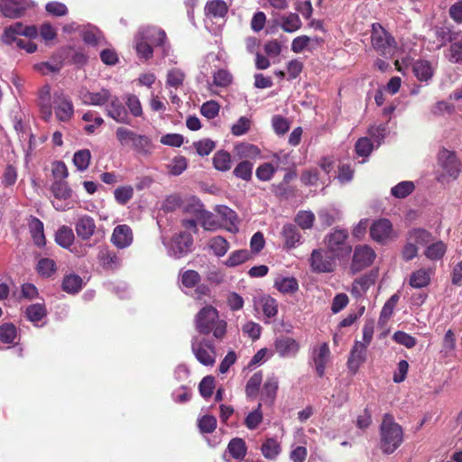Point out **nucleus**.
Segmentation results:
<instances>
[{
    "instance_id": "nucleus-16",
    "label": "nucleus",
    "mask_w": 462,
    "mask_h": 462,
    "mask_svg": "<svg viewBox=\"0 0 462 462\" xmlns=\"http://www.w3.org/2000/svg\"><path fill=\"white\" fill-rule=\"evenodd\" d=\"M367 347L361 341H356L347 359V368L352 374H356L360 366L365 362Z\"/></svg>"
},
{
    "instance_id": "nucleus-49",
    "label": "nucleus",
    "mask_w": 462,
    "mask_h": 462,
    "mask_svg": "<svg viewBox=\"0 0 462 462\" xmlns=\"http://www.w3.org/2000/svg\"><path fill=\"white\" fill-rule=\"evenodd\" d=\"M413 72L420 81H428L431 79L433 71L429 61L418 60L413 65Z\"/></svg>"
},
{
    "instance_id": "nucleus-31",
    "label": "nucleus",
    "mask_w": 462,
    "mask_h": 462,
    "mask_svg": "<svg viewBox=\"0 0 462 462\" xmlns=\"http://www.w3.org/2000/svg\"><path fill=\"white\" fill-rule=\"evenodd\" d=\"M19 30H21L20 22H16L5 27L0 38L1 42L8 46L15 44V47L17 48V42L23 40L19 38V36H22Z\"/></svg>"
},
{
    "instance_id": "nucleus-12",
    "label": "nucleus",
    "mask_w": 462,
    "mask_h": 462,
    "mask_svg": "<svg viewBox=\"0 0 462 462\" xmlns=\"http://www.w3.org/2000/svg\"><path fill=\"white\" fill-rule=\"evenodd\" d=\"M376 254L372 247L366 245L356 246L351 263V270L354 273L360 272L371 265Z\"/></svg>"
},
{
    "instance_id": "nucleus-27",
    "label": "nucleus",
    "mask_w": 462,
    "mask_h": 462,
    "mask_svg": "<svg viewBox=\"0 0 462 462\" xmlns=\"http://www.w3.org/2000/svg\"><path fill=\"white\" fill-rule=\"evenodd\" d=\"M222 220L225 222V226L230 233L236 234L239 231L238 217L236 213L225 205H219L216 208Z\"/></svg>"
},
{
    "instance_id": "nucleus-26",
    "label": "nucleus",
    "mask_w": 462,
    "mask_h": 462,
    "mask_svg": "<svg viewBox=\"0 0 462 462\" xmlns=\"http://www.w3.org/2000/svg\"><path fill=\"white\" fill-rule=\"evenodd\" d=\"M97 260L100 265L106 270H116L121 265V259L117 254L107 248L102 247L97 254Z\"/></svg>"
},
{
    "instance_id": "nucleus-6",
    "label": "nucleus",
    "mask_w": 462,
    "mask_h": 462,
    "mask_svg": "<svg viewBox=\"0 0 462 462\" xmlns=\"http://www.w3.org/2000/svg\"><path fill=\"white\" fill-rule=\"evenodd\" d=\"M167 254L174 259H180L192 251L193 237L190 233L180 232L175 234L169 242L163 240Z\"/></svg>"
},
{
    "instance_id": "nucleus-7",
    "label": "nucleus",
    "mask_w": 462,
    "mask_h": 462,
    "mask_svg": "<svg viewBox=\"0 0 462 462\" xmlns=\"http://www.w3.org/2000/svg\"><path fill=\"white\" fill-rule=\"evenodd\" d=\"M191 351L201 365L205 366L214 365L216 362V347L211 340L194 336L191 339Z\"/></svg>"
},
{
    "instance_id": "nucleus-15",
    "label": "nucleus",
    "mask_w": 462,
    "mask_h": 462,
    "mask_svg": "<svg viewBox=\"0 0 462 462\" xmlns=\"http://www.w3.org/2000/svg\"><path fill=\"white\" fill-rule=\"evenodd\" d=\"M54 111L56 118L60 122H68L74 115V106L70 98L63 93L56 92L53 97Z\"/></svg>"
},
{
    "instance_id": "nucleus-4",
    "label": "nucleus",
    "mask_w": 462,
    "mask_h": 462,
    "mask_svg": "<svg viewBox=\"0 0 462 462\" xmlns=\"http://www.w3.org/2000/svg\"><path fill=\"white\" fill-rule=\"evenodd\" d=\"M371 43L373 49L384 58L393 57L397 49L394 38L378 23L372 24Z\"/></svg>"
},
{
    "instance_id": "nucleus-14",
    "label": "nucleus",
    "mask_w": 462,
    "mask_h": 462,
    "mask_svg": "<svg viewBox=\"0 0 462 462\" xmlns=\"http://www.w3.org/2000/svg\"><path fill=\"white\" fill-rule=\"evenodd\" d=\"M370 235L373 240L386 244L393 238V225L386 218L375 220L370 226Z\"/></svg>"
},
{
    "instance_id": "nucleus-46",
    "label": "nucleus",
    "mask_w": 462,
    "mask_h": 462,
    "mask_svg": "<svg viewBox=\"0 0 462 462\" xmlns=\"http://www.w3.org/2000/svg\"><path fill=\"white\" fill-rule=\"evenodd\" d=\"M51 191L57 199L66 200L72 195V190L65 180H55L51 187Z\"/></svg>"
},
{
    "instance_id": "nucleus-8",
    "label": "nucleus",
    "mask_w": 462,
    "mask_h": 462,
    "mask_svg": "<svg viewBox=\"0 0 462 462\" xmlns=\"http://www.w3.org/2000/svg\"><path fill=\"white\" fill-rule=\"evenodd\" d=\"M336 258L325 249H314L309 258L311 272L317 274L333 273L337 266Z\"/></svg>"
},
{
    "instance_id": "nucleus-2",
    "label": "nucleus",
    "mask_w": 462,
    "mask_h": 462,
    "mask_svg": "<svg viewBox=\"0 0 462 462\" xmlns=\"http://www.w3.org/2000/svg\"><path fill=\"white\" fill-rule=\"evenodd\" d=\"M196 329L203 335L212 333L216 339L221 340L226 334L227 323L219 318V313L213 306L203 307L195 317Z\"/></svg>"
},
{
    "instance_id": "nucleus-43",
    "label": "nucleus",
    "mask_w": 462,
    "mask_h": 462,
    "mask_svg": "<svg viewBox=\"0 0 462 462\" xmlns=\"http://www.w3.org/2000/svg\"><path fill=\"white\" fill-rule=\"evenodd\" d=\"M213 165L216 170L219 171H227L231 169L232 160L228 152L220 150L217 151L213 158Z\"/></svg>"
},
{
    "instance_id": "nucleus-35",
    "label": "nucleus",
    "mask_w": 462,
    "mask_h": 462,
    "mask_svg": "<svg viewBox=\"0 0 462 462\" xmlns=\"http://www.w3.org/2000/svg\"><path fill=\"white\" fill-rule=\"evenodd\" d=\"M83 42L91 46L99 45L103 40V34L99 29L95 26L88 25L80 31Z\"/></svg>"
},
{
    "instance_id": "nucleus-21",
    "label": "nucleus",
    "mask_w": 462,
    "mask_h": 462,
    "mask_svg": "<svg viewBox=\"0 0 462 462\" xmlns=\"http://www.w3.org/2000/svg\"><path fill=\"white\" fill-rule=\"evenodd\" d=\"M274 349L280 357L289 358L295 356L300 349L299 343L291 337H281L274 342Z\"/></svg>"
},
{
    "instance_id": "nucleus-33",
    "label": "nucleus",
    "mask_w": 462,
    "mask_h": 462,
    "mask_svg": "<svg viewBox=\"0 0 462 462\" xmlns=\"http://www.w3.org/2000/svg\"><path fill=\"white\" fill-rule=\"evenodd\" d=\"M278 23L284 32L291 33L298 31L302 24L300 16L295 13L281 15Z\"/></svg>"
},
{
    "instance_id": "nucleus-42",
    "label": "nucleus",
    "mask_w": 462,
    "mask_h": 462,
    "mask_svg": "<svg viewBox=\"0 0 462 462\" xmlns=\"http://www.w3.org/2000/svg\"><path fill=\"white\" fill-rule=\"evenodd\" d=\"M83 285L82 278L78 274H69L63 278L62 290L68 293H78Z\"/></svg>"
},
{
    "instance_id": "nucleus-58",
    "label": "nucleus",
    "mask_w": 462,
    "mask_h": 462,
    "mask_svg": "<svg viewBox=\"0 0 462 462\" xmlns=\"http://www.w3.org/2000/svg\"><path fill=\"white\" fill-rule=\"evenodd\" d=\"M180 279L182 286L193 288L200 282V275L194 270L180 271Z\"/></svg>"
},
{
    "instance_id": "nucleus-61",
    "label": "nucleus",
    "mask_w": 462,
    "mask_h": 462,
    "mask_svg": "<svg viewBox=\"0 0 462 462\" xmlns=\"http://www.w3.org/2000/svg\"><path fill=\"white\" fill-rule=\"evenodd\" d=\"M262 403H258L255 410L249 412L245 420V424L249 430H255L263 421Z\"/></svg>"
},
{
    "instance_id": "nucleus-32",
    "label": "nucleus",
    "mask_w": 462,
    "mask_h": 462,
    "mask_svg": "<svg viewBox=\"0 0 462 462\" xmlns=\"http://www.w3.org/2000/svg\"><path fill=\"white\" fill-rule=\"evenodd\" d=\"M446 59L454 64H462V32L457 36L445 52Z\"/></svg>"
},
{
    "instance_id": "nucleus-48",
    "label": "nucleus",
    "mask_w": 462,
    "mask_h": 462,
    "mask_svg": "<svg viewBox=\"0 0 462 462\" xmlns=\"http://www.w3.org/2000/svg\"><path fill=\"white\" fill-rule=\"evenodd\" d=\"M261 451L267 459H275L281 452L280 443L273 439H267L262 445Z\"/></svg>"
},
{
    "instance_id": "nucleus-3",
    "label": "nucleus",
    "mask_w": 462,
    "mask_h": 462,
    "mask_svg": "<svg viewBox=\"0 0 462 462\" xmlns=\"http://www.w3.org/2000/svg\"><path fill=\"white\" fill-rule=\"evenodd\" d=\"M116 138L121 147L130 148L140 154H150L153 148L152 139L148 135L139 134L124 126L116 130Z\"/></svg>"
},
{
    "instance_id": "nucleus-9",
    "label": "nucleus",
    "mask_w": 462,
    "mask_h": 462,
    "mask_svg": "<svg viewBox=\"0 0 462 462\" xmlns=\"http://www.w3.org/2000/svg\"><path fill=\"white\" fill-rule=\"evenodd\" d=\"M348 234L343 229H335L326 237L328 251L337 258L347 256L352 247L347 242Z\"/></svg>"
},
{
    "instance_id": "nucleus-64",
    "label": "nucleus",
    "mask_w": 462,
    "mask_h": 462,
    "mask_svg": "<svg viewBox=\"0 0 462 462\" xmlns=\"http://www.w3.org/2000/svg\"><path fill=\"white\" fill-rule=\"evenodd\" d=\"M355 150L358 156L368 157L374 150V144L368 137H361L356 141Z\"/></svg>"
},
{
    "instance_id": "nucleus-25",
    "label": "nucleus",
    "mask_w": 462,
    "mask_h": 462,
    "mask_svg": "<svg viewBox=\"0 0 462 462\" xmlns=\"http://www.w3.org/2000/svg\"><path fill=\"white\" fill-rule=\"evenodd\" d=\"M279 387V380L276 376H269L263 383L260 393L261 401L269 406H272L275 401Z\"/></svg>"
},
{
    "instance_id": "nucleus-51",
    "label": "nucleus",
    "mask_w": 462,
    "mask_h": 462,
    "mask_svg": "<svg viewBox=\"0 0 462 462\" xmlns=\"http://www.w3.org/2000/svg\"><path fill=\"white\" fill-rule=\"evenodd\" d=\"M134 43L137 55L141 59H144L147 60L152 57V45L145 40H142L139 34H136L134 38Z\"/></svg>"
},
{
    "instance_id": "nucleus-28",
    "label": "nucleus",
    "mask_w": 462,
    "mask_h": 462,
    "mask_svg": "<svg viewBox=\"0 0 462 462\" xmlns=\"http://www.w3.org/2000/svg\"><path fill=\"white\" fill-rule=\"evenodd\" d=\"M375 275L373 273L363 275L362 277L356 279L352 284L351 294L358 299L362 298L368 289L374 283Z\"/></svg>"
},
{
    "instance_id": "nucleus-56",
    "label": "nucleus",
    "mask_w": 462,
    "mask_h": 462,
    "mask_svg": "<svg viewBox=\"0 0 462 462\" xmlns=\"http://www.w3.org/2000/svg\"><path fill=\"white\" fill-rule=\"evenodd\" d=\"M125 105L127 106L128 114H131L134 117H141L143 114L142 104L137 96L134 94H128L125 96Z\"/></svg>"
},
{
    "instance_id": "nucleus-24",
    "label": "nucleus",
    "mask_w": 462,
    "mask_h": 462,
    "mask_svg": "<svg viewBox=\"0 0 462 462\" xmlns=\"http://www.w3.org/2000/svg\"><path fill=\"white\" fill-rule=\"evenodd\" d=\"M95 230V220L88 215L79 217L75 224L77 236L84 241L88 240L94 235Z\"/></svg>"
},
{
    "instance_id": "nucleus-57",
    "label": "nucleus",
    "mask_w": 462,
    "mask_h": 462,
    "mask_svg": "<svg viewBox=\"0 0 462 462\" xmlns=\"http://www.w3.org/2000/svg\"><path fill=\"white\" fill-rule=\"evenodd\" d=\"M197 219L200 222L205 230L215 231L220 226L214 214L205 209Z\"/></svg>"
},
{
    "instance_id": "nucleus-45",
    "label": "nucleus",
    "mask_w": 462,
    "mask_h": 462,
    "mask_svg": "<svg viewBox=\"0 0 462 462\" xmlns=\"http://www.w3.org/2000/svg\"><path fill=\"white\" fill-rule=\"evenodd\" d=\"M254 163L248 160L239 162L234 169L233 174L245 181H250L253 177Z\"/></svg>"
},
{
    "instance_id": "nucleus-5",
    "label": "nucleus",
    "mask_w": 462,
    "mask_h": 462,
    "mask_svg": "<svg viewBox=\"0 0 462 462\" xmlns=\"http://www.w3.org/2000/svg\"><path fill=\"white\" fill-rule=\"evenodd\" d=\"M438 163L442 171L437 178L438 181L455 180L458 178L462 164L454 152L441 149L438 154Z\"/></svg>"
},
{
    "instance_id": "nucleus-40",
    "label": "nucleus",
    "mask_w": 462,
    "mask_h": 462,
    "mask_svg": "<svg viewBox=\"0 0 462 462\" xmlns=\"http://www.w3.org/2000/svg\"><path fill=\"white\" fill-rule=\"evenodd\" d=\"M235 150L236 155L240 159L245 160H254L261 153L260 149L256 145L247 143H242L236 145Z\"/></svg>"
},
{
    "instance_id": "nucleus-17",
    "label": "nucleus",
    "mask_w": 462,
    "mask_h": 462,
    "mask_svg": "<svg viewBox=\"0 0 462 462\" xmlns=\"http://www.w3.org/2000/svg\"><path fill=\"white\" fill-rule=\"evenodd\" d=\"M111 92L107 88H101L97 92H91L87 88H81L79 98L84 105L103 106L108 102Z\"/></svg>"
},
{
    "instance_id": "nucleus-47",
    "label": "nucleus",
    "mask_w": 462,
    "mask_h": 462,
    "mask_svg": "<svg viewBox=\"0 0 462 462\" xmlns=\"http://www.w3.org/2000/svg\"><path fill=\"white\" fill-rule=\"evenodd\" d=\"M227 449L230 455L237 460H242L246 455L245 442L240 438L232 439L227 446Z\"/></svg>"
},
{
    "instance_id": "nucleus-23",
    "label": "nucleus",
    "mask_w": 462,
    "mask_h": 462,
    "mask_svg": "<svg viewBox=\"0 0 462 462\" xmlns=\"http://www.w3.org/2000/svg\"><path fill=\"white\" fill-rule=\"evenodd\" d=\"M435 274V268L422 267L410 275L409 284L415 289H421L427 287L431 281V277Z\"/></svg>"
},
{
    "instance_id": "nucleus-54",
    "label": "nucleus",
    "mask_w": 462,
    "mask_h": 462,
    "mask_svg": "<svg viewBox=\"0 0 462 462\" xmlns=\"http://www.w3.org/2000/svg\"><path fill=\"white\" fill-rule=\"evenodd\" d=\"M209 247L217 257L224 256L229 249V243L223 236H215L209 241Z\"/></svg>"
},
{
    "instance_id": "nucleus-18",
    "label": "nucleus",
    "mask_w": 462,
    "mask_h": 462,
    "mask_svg": "<svg viewBox=\"0 0 462 462\" xmlns=\"http://www.w3.org/2000/svg\"><path fill=\"white\" fill-rule=\"evenodd\" d=\"M37 106L39 107L42 118L45 122H49L52 117L53 109L51 87L49 85H44L39 89Z\"/></svg>"
},
{
    "instance_id": "nucleus-50",
    "label": "nucleus",
    "mask_w": 462,
    "mask_h": 462,
    "mask_svg": "<svg viewBox=\"0 0 462 462\" xmlns=\"http://www.w3.org/2000/svg\"><path fill=\"white\" fill-rule=\"evenodd\" d=\"M262 381V372H256L249 378L245 385V394L248 398H254L257 396Z\"/></svg>"
},
{
    "instance_id": "nucleus-39",
    "label": "nucleus",
    "mask_w": 462,
    "mask_h": 462,
    "mask_svg": "<svg viewBox=\"0 0 462 462\" xmlns=\"http://www.w3.org/2000/svg\"><path fill=\"white\" fill-rule=\"evenodd\" d=\"M447 252V245L442 241L430 243L424 251L425 256L431 261H438L443 258Z\"/></svg>"
},
{
    "instance_id": "nucleus-10",
    "label": "nucleus",
    "mask_w": 462,
    "mask_h": 462,
    "mask_svg": "<svg viewBox=\"0 0 462 462\" xmlns=\"http://www.w3.org/2000/svg\"><path fill=\"white\" fill-rule=\"evenodd\" d=\"M142 40H145L155 47H161L162 55L167 56L171 51V46L167 42V36L163 30L147 26L139 30L138 33Z\"/></svg>"
},
{
    "instance_id": "nucleus-41",
    "label": "nucleus",
    "mask_w": 462,
    "mask_h": 462,
    "mask_svg": "<svg viewBox=\"0 0 462 462\" xmlns=\"http://www.w3.org/2000/svg\"><path fill=\"white\" fill-rule=\"evenodd\" d=\"M75 236L68 226H60L55 234V242L63 248H69L74 242Z\"/></svg>"
},
{
    "instance_id": "nucleus-29",
    "label": "nucleus",
    "mask_w": 462,
    "mask_h": 462,
    "mask_svg": "<svg viewBox=\"0 0 462 462\" xmlns=\"http://www.w3.org/2000/svg\"><path fill=\"white\" fill-rule=\"evenodd\" d=\"M28 226L33 243L39 247L44 246L46 239L44 236L43 223L39 218L32 217Z\"/></svg>"
},
{
    "instance_id": "nucleus-36",
    "label": "nucleus",
    "mask_w": 462,
    "mask_h": 462,
    "mask_svg": "<svg viewBox=\"0 0 462 462\" xmlns=\"http://www.w3.org/2000/svg\"><path fill=\"white\" fill-rule=\"evenodd\" d=\"M461 31L454 32L448 26H439L434 29V34L437 40L439 42L438 49L445 46L448 42H452L456 40L457 36H459Z\"/></svg>"
},
{
    "instance_id": "nucleus-59",
    "label": "nucleus",
    "mask_w": 462,
    "mask_h": 462,
    "mask_svg": "<svg viewBox=\"0 0 462 462\" xmlns=\"http://www.w3.org/2000/svg\"><path fill=\"white\" fill-rule=\"evenodd\" d=\"M250 258V253L245 250H236L231 253L228 258L226 260L225 264L227 267H235L244 263Z\"/></svg>"
},
{
    "instance_id": "nucleus-55",
    "label": "nucleus",
    "mask_w": 462,
    "mask_h": 462,
    "mask_svg": "<svg viewBox=\"0 0 462 462\" xmlns=\"http://www.w3.org/2000/svg\"><path fill=\"white\" fill-rule=\"evenodd\" d=\"M232 81L233 76L227 69H220L213 73L212 86L226 88L231 85Z\"/></svg>"
},
{
    "instance_id": "nucleus-53",
    "label": "nucleus",
    "mask_w": 462,
    "mask_h": 462,
    "mask_svg": "<svg viewBox=\"0 0 462 462\" xmlns=\"http://www.w3.org/2000/svg\"><path fill=\"white\" fill-rule=\"evenodd\" d=\"M17 337V329L12 323L0 326V341L4 344H13Z\"/></svg>"
},
{
    "instance_id": "nucleus-38",
    "label": "nucleus",
    "mask_w": 462,
    "mask_h": 462,
    "mask_svg": "<svg viewBox=\"0 0 462 462\" xmlns=\"http://www.w3.org/2000/svg\"><path fill=\"white\" fill-rule=\"evenodd\" d=\"M255 304L262 307L263 312L267 318H273L278 313V303L275 299L269 295L260 296L255 300Z\"/></svg>"
},
{
    "instance_id": "nucleus-11",
    "label": "nucleus",
    "mask_w": 462,
    "mask_h": 462,
    "mask_svg": "<svg viewBox=\"0 0 462 462\" xmlns=\"http://www.w3.org/2000/svg\"><path fill=\"white\" fill-rule=\"evenodd\" d=\"M105 114L118 124L131 125L128 111L117 96L110 95V98L105 106Z\"/></svg>"
},
{
    "instance_id": "nucleus-1",
    "label": "nucleus",
    "mask_w": 462,
    "mask_h": 462,
    "mask_svg": "<svg viewBox=\"0 0 462 462\" xmlns=\"http://www.w3.org/2000/svg\"><path fill=\"white\" fill-rule=\"evenodd\" d=\"M404 433L402 427L394 417L385 413L379 426V448L384 455L394 453L402 444Z\"/></svg>"
},
{
    "instance_id": "nucleus-60",
    "label": "nucleus",
    "mask_w": 462,
    "mask_h": 462,
    "mask_svg": "<svg viewBox=\"0 0 462 462\" xmlns=\"http://www.w3.org/2000/svg\"><path fill=\"white\" fill-rule=\"evenodd\" d=\"M90 159V152L88 149H83L75 152L73 156V162L79 171H84L88 169Z\"/></svg>"
},
{
    "instance_id": "nucleus-34",
    "label": "nucleus",
    "mask_w": 462,
    "mask_h": 462,
    "mask_svg": "<svg viewBox=\"0 0 462 462\" xmlns=\"http://www.w3.org/2000/svg\"><path fill=\"white\" fill-rule=\"evenodd\" d=\"M274 288L283 294L293 293L299 290V283L294 277L278 276L274 280Z\"/></svg>"
},
{
    "instance_id": "nucleus-19",
    "label": "nucleus",
    "mask_w": 462,
    "mask_h": 462,
    "mask_svg": "<svg viewBox=\"0 0 462 462\" xmlns=\"http://www.w3.org/2000/svg\"><path fill=\"white\" fill-rule=\"evenodd\" d=\"M330 356V349L328 343L324 342L318 346L313 347L311 359L315 365V370L319 377L324 376L326 365Z\"/></svg>"
},
{
    "instance_id": "nucleus-30",
    "label": "nucleus",
    "mask_w": 462,
    "mask_h": 462,
    "mask_svg": "<svg viewBox=\"0 0 462 462\" xmlns=\"http://www.w3.org/2000/svg\"><path fill=\"white\" fill-rule=\"evenodd\" d=\"M228 7L224 0H209L205 6V14L210 18H223Z\"/></svg>"
},
{
    "instance_id": "nucleus-62",
    "label": "nucleus",
    "mask_w": 462,
    "mask_h": 462,
    "mask_svg": "<svg viewBox=\"0 0 462 462\" xmlns=\"http://www.w3.org/2000/svg\"><path fill=\"white\" fill-rule=\"evenodd\" d=\"M185 79V74L180 69L174 68L168 71L166 85L171 88H178L182 86Z\"/></svg>"
},
{
    "instance_id": "nucleus-37",
    "label": "nucleus",
    "mask_w": 462,
    "mask_h": 462,
    "mask_svg": "<svg viewBox=\"0 0 462 462\" xmlns=\"http://www.w3.org/2000/svg\"><path fill=\"white\" fill-rule=\"evenodd\" d=\"M407 240H410L414 245L426 246L432 241V235L423 228H413L407 234Z\"/></svg>"
},
{
    "instance_id": "nucleus-63",
    "label": "nucleus",
    "mask_w": 462,
    "mask_h": 462,
    "mask_svg": "<svg viewBox=\"0 0 462 462\" xmlns=\"http://www.w3.org/2000/svg\"><path fill=\"white\" fill-rule=\"evenodd\" d=\"M182 209L184 212L191 214L198 218L204 210V206L198 198L191 197L183 204Z\"/></svg>"
},
{
    "instance_id": "nucleus-13",
    "label": "nucleus",
    "mask_w": 462,
    "mask_h": 462,
    "mask_svg": "<svg viewBox=\"0 0 462 462\" xmlns=\"http://www.w3.org/2000/svg\"><path fill=\"white\" fill-rule=\"evenodd\" d=\"M31 4V0H0V12L7 18H20Z\"/></svg>"
},
{
    "instance_id": "nucleus-52",
    "label": "nucleus",
    "mask_w": 462,
    "mask_h": 462,
    "mask_svg": "<svg viewBox=\"0 0 462 462\" xmlns=\"http://www.w3.org/2000/svg\"><path fill=\"white\" fill-rule=\"evenodd\" d=\"M415 189L412 181L404 180L393 186L391 194L397 199H404L409 196Z\"/></svg>"
},
{
    "instance_id": "nucleus-20",
    "label": "nucleus",
    "mask_w": 462,
    "mask_h": 462,
    "mask_svg": "<svg viewBox=\"0 0 462 462\" xmlns=\"http://www.w3.org/2000/svg\"><path fill=\"white\" fill-rule=\"evenodd\" d=\"M133 240V232L128 225H118L114 228L111 242L116 248H127L132 245Z\"/></svg>"
},
{
    "instance_id": "nucleus-22",
    "label": "nucleus",
    "mask_w": 462,
    "mask_h": 462,
    "mask_svg": "<svg viewBox=\"0 0 462 462\" xmlns=\"http://www.w3.org/2000/svg\"><path fill=\"white\" fill-rule=\"evenodd\" d=\"M281 236L283 240V245L288 250L296 248L303 242L302 236L298 227L291 223L283 225Z\"/></svg>"
},
{
    "instance_id": "nucleus-44",
    "label": "nucleus",
    "mask_w": 462,
    "mask_h": 462,
    "mask_svg": "<svg viewBox=\"0 0 462 462\" xmlns=\"http://www.w3.org/2000/svg\"><path fill=\"white\" fill-rule=\"evenodd\" d=\"M25 315L28 320L37 326V323L47 315V310L43 304L34 303L26 308Z\"/></svg>"
}]
</instances>
